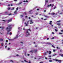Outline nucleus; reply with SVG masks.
<instances>
[{
  "mask_svg": "<svg viewBox=\"0 0 63 63\" xmlns=\"http://www.w3.org/2000/svg\"><path fill=\"white\" fill-rule=\"evenodd\" d=\"M28 31H31L30 29L27 30L26 31V37H27V36H28V35H30V33H29V32H28Z\"/></svg>",
  "mask_w": 63,
  "mask_h": 63,
  "instance_id": "7ed1b4c3",
  "label": "nucleus"
},
{
  "mask_svg": "<svg viewBox=\"0 0 63 63\" xmlns=\"http://www.w3.org/2000/svg\"><path fill=\"white\" fill-rule=\"evenodd\" d=\"M28 56H29V54H28Z\"/></svg>",
  "mask_w": 63,
  "mask_h": 63,
  "instance_id": "338daca9",
  "label": "nucleus"
},
{
  "mask_svg": "<svg viewBox=\"0 0 63 63\" xmlns=\"http://www.w3.org/2000/svg\"><path fill=\"white\" fill-rule=\"evenodd\" d=\"M55 14V13H51V15H54Z\"/></svg>",
  "mask_w": 63,
  "mask_h": 63,
  "instance_id": "dca6fc26",
  "label": "nucleus"
},
{
  "mask_svg": "<svg viewBox=\"0 0 63 63\" xmlns=\"http://www.w3.org/2000/svg\"><path fill=\"white\" fill-rule=\"evenodd\" d=\"M3 41V39L1 38L0 39V42H2Z\"/></svg>",
  "mask_w": 63,
  "mask_h": 63,
  "instance_id": "9b49d317",
  "label": "nucleus"
},
{
  "mask_svg": "<svg viewBox=\"0 0 63 63\" xmlns=\"http://www.w3.org/2000/svg\"><path fill=\"white\" fill-rule=\"evenodd\" d=\"M52 2H54V0H52Z\"/></svg>",
  "mask_w": 63,
  "mask_h": 63,
  "instance_id": "3c124183",
  "label": "nucleus"
},
{
  "mask_svg": "<svg viewBox=\"0 0 63 63\" xmlns=\"http://www.w3.org/2000/svg\"><path fill=\"white\" fill-rule=\"evenodd\" d=\"M47 53H48V51H47Z\"/></svg>",
  "mask_w": 63,
  "mask_h": 63,
  "instance_id": "13d9d810",
  "label": "nucleus"
},
{
  "mask_svg": "<svg viewBox=\"0 0 63 63\" xmlns=\"http://www.w3.org/2000/svg\"><path fill=\"white\" fill-rule=\"evenodd\" d=\"M57 55L56 54H53L52 55L53 56H55V55Z\"/></svg>",
  "mask_w": 63,
  "mask_h": 63,
  "instance_id": "5701e85b",
  "label": "nucleus"
},
{
  "mask_svg": "<svg viewBox=\"0 0 63 63\" xmlns=\"http://www.w3.org/2000/svg\"><path fill=\"white\" fill-rule=\"evenodd\" d=\"M33 13L32 10H31V11H29V14H32Z\"/></svg>",
  "mask_w": 63,
  "mask_h": 63,
  "instance_id": "6e6552de",
  "label": "nucleus"
},
{
  "mask_svg": "<svg viewBox=\"0 0 63 63\" xmlns=\"http://www.w3.org/2000/svg\"><path fill=\"white\" fill-rule=\"evenodd\" d=\"M14 8H12V9H11V10H14Z\"/></svg>",
  "mask_w": 63,
  "mask_h": 63,
  "instance_id": "4c0bfd02",
  "label": "nucleus"
},
{
  "mask_svg": "<svg viewBox=\"0 0 63 63\" xmlns=\"http://www.w3.org/2000/svg\"><path fill=\"white\" fill-rule=\"evenodd\" d=\"M24 61H25V62H28L26 60H24Z\"/></svg>",
  "mask_w": 63,
  "mask_h": 63,
  "instance_id": "c85d7f7f",
  "label": "nucleus"
},
{
  "mask_svg": "<svg viewBox=\"0 0 63 63\" xmlns=\"http://www.w3.org/2000/svg\"><path fill=\"white\" fill-rule=\"evenodd\" d=\"M20 43H21V44H23V42H21Z\"/></svg>",
  "mask_w": 63,
  "mask_h": 63,
  "instance_id": "c03bdc74",
  "label": "nucleus"
},
{
  "mask_svg": "<svg viewBox=\"0 0 63 63\" xmlns=\"http://www.w3.org/2000/svg\"><path fill=\"white\" fill-rule=\"evenodd\" d=\"M52 34H54V33L53 32H52Z\"/></svg>",
  "mask_w": 63,
  "mask_h": 63,
  "instance_id": "6e6d98bb",
  "label": "nucleus"
},
{
  "mask_svg": "<svg viewBox=\"0 0 63 63\" xmlns=\"http://www.w3.org/2000/svg\"><path fill=\"white\" fill-rule=\"evenodd\" d=\"M57 25H59H59H60L61 24L60 23H57Z\"/></svg>",
  "mask_w": 63,
  "mask_h": 63,
  "instance_id": "6ab92c4d",
  "label": "nucleus"
},
{
  "mask_svg": "<svg viewBox=\"0 0 63 63\" xmlns=\"http://www.w3.org/2000/svg\"><path fill=\"white\" fill-rule=\"evenodd\" d=\"M44 12H46V10H44Z\"/></svg>",
  "mask_w": 63,
  "mask_h": 63,
  "instance_id": "69168bd1",
  "label": "nucleus"
},
{
  "mask_svg": "<svg viewBox=\"0 0 63 63\" xmlns=\"http://www.w3.org/2000/svg\"><path fill=\"white\" fill-rule=\"evenodd\" d=\"M55 31H56V32L57 31V30H56V29H55Z\"/></svg>",
  "mask_w": 63,
  "mask_h": 63,
  "instance_id": "ea45409f",
  "label": "nucleus"
},
{
  "mask_svg": "<svg viewBox=\"0 0 63 63\" xmlns=\"http://www.w3.org/2000/svg\"><path fill=\"white\" fill-rule=\"evenodd\" d=\"M3 43H2L1 44V46H3Z\"/></svg>",
  "mask_w": 63,
  "mask_h": 63,
  "instance_id": "b1692460",
  "label": "nucleus"
},
{
  "mask_svg": "<svg viewBox=\"0 0 63 63\" xmlns=\"http://www.w3.org/2000/svg\"><path fill=\"white\" fill-rule=\"evenodd\" d=\"M37 11H39V9H38L37 10Z\"/></svg>",
  "mask_w": 63,
  "mask_h": 63,
  "instance_id": "de8ad7c7",
  "label": "nucleus"
},
{
  "mask_svg": "<svg viewBox=\"0 0 63 63\" xmlns=\"http://www.w3.org/2000/svg\"><path fill=\"white\" fill-rule=\"evenodd\" d=\"M51 53V51H49V54H50Z\"/></svg>",
  "mask_w": 63,
  "mask_h": 63,
  "instance_id": "a211bd4d",
  "label": "nucleus"
},
{
  "mask_svg": "<svg viewBox=\"0 0 63 63\" xmlns=\"http://www.w3.org/2000/svg\"><path fill=\"white\" fill-rule=\"evenodd\" d=\"M5 28V27H2V29H3Z\"/></svg>",
  "mask_w": 63,
  "mask_h": 63,
  "instance_id": "393cba45",
  "label": "nucleus"
},
{
  "mask_svg": "<svg viewBox=\"0 0 63 63\" xmlns=\"http://www.w3.org/2000/svg\"><path fill=\"white\" fill-rule=\"evenodd\" d=\"M8 10H10V8H8Z\"/></svg>",
  "mask_w": 63,
  "mask_h": 63,
  "instance_id": "052dcab7",
  "label": "nucleus"
},
{
  "mask_svg": "<svg viewBox=\"0 0 63 63\" xmlns=\"http://www.w3.org/2000/svg\"><path fill=\"white\" fill-rule=\"evenodd\" d=\"M2 21H3L5 22V21H6V20H2Z\"/></svg>",
  "mask_w": 63,
  "mask_h": 63,
  "instance_id": "37998d69",
  "label": "nucleus"
},
{
  "mask_svg": "<svg viewBox=\"0 0 63 63\" xmlns=\"http://www.w3.org/2000/svg\"><path fill=\"white\" fill-rule=\"evenodd\" d=\"M12 32H10L9 33V35H12Z\"/></svg>",
  "mask_w": 63,
  "mask_h": 63,
  "instance_id": "2f4dec72",
  "label": "nucleus"
},
{
  "mask_svg": "<svg viewBox=\"0 0 63 63\" xmlns=\"http://www.w3.org/2000/svg\"><path fill=\"white\" fill-rule=\"evenodd\" d=\"M45 2H46L47 3V2H48V1L47 0H46Z\"/></svg>",
  "mask_w": 63,
  "mask_h": 63,
  "instance_id": "a878e982",
  "label": "nucleus"
},
{
  "mask_svg": "<svg viewBox=\"0 0 63 63\" xmlns=\"http://www.w3.org/2000/svg\"><path fill=\"white\" fill-rule=\"evenodd\" d=\"M22 3V2H21L18 3L17 5H20V4H21V3Z\"/></svg>",
  "mask_w": 63,
  "mask_h": 63,
  "instance_id": "f8f14e48",
  "label": "nucleus"
},
{
  "mask_svg": "<svg viewBox=\"0 0 63 63\" xmlns=\"http://www.w3.org/2000/svg\"><path fill=\"white\" fill-rule=\"evenodd\" d=\"M47 44H48V45H51V43H47Z\"/></svg>",
  "mask_w": 63,
  "mask_h": 63,
  "instance_id": "4468645a",
  "label": "nucleus"
},
{
  "mask_svg": "<svg viewBox=\"0 0 63 63\" xmlns=\"http://www.w3.org/2000/svg\"><path fill=\"white\" fill-rule=\"evenodd\" d=\"M12 25H8V27H7L6 29V30L7 31V33L8 34V32H9L11 30V29H12Z\"/></svg>",
  "mask_w": 63,
  "mask_h": 63,
  "instance_id": "f257e3e1",
  "label": "nucleus"
},
{
  "mask_svg": "<svg viewBox=\"0 0 63 63\" xmlns=\"http://www.w3.org/2000/svg\"><path fill=\"white\" fill-rule=\"evenodd\" d=\"M10 61L11 62H12L13 63V62H14L12 60Z\"/></svg>",
  "mask_w": 63,
  "mask_h": 63,
  "instance_id": "cd10ccee",
  "label": "nucleus"
},
{
  "mask_svg": "<svg viewBox=\"0 0 63 63\" xmlns=\"http://www.w3.org/2000/svg\"><path fill=\"white\" fill-rule=\"evenodd\" d=\"M54 39V37H52V38L51 39Z\"/></svg>",
  "mask_w": 63,
  "mask_h": 63,
  "instance_id": "a19ab883",
  "label": "nucleus"
},
{
  "mask_svg": "<svg viewBox=\"0 0 63 63\" xmlns=\"http://www.w3.org/2000/svg\"><path fill=\"white\" fill-rule=\"evenodd\" d=\"M29 63H31V62L30 61L29 62Z\"/></svg>",
  "mask_w": 63,
  "mask_h": 63,
  "instance_id": "774afa93",
  "label": "nucleus"
},
{
  "mask_svg": "<svg viewBox=\"0 0 63 63\" xmlns=\"http://www.w3.org/2000/svg\"><path fill=\"white\" fill-rule=\"evenodd\" d=\"M24 14H25V15H26V12H25Z\"/></svg>",
  "mask_w": 63,
  "mask_h": 63,
  "instance_id": "58836bf2",
  "label": "nucleus"
},
{
  "mask_svg": "<svg viewBox=\"0 0 63 63\" xmlns=\"http://www.w3.org/2000/svg\"><path fill=\"white\" fill-rule=\"evenodd\" d=\"M12 19H13L12 18H11L10 19L8 20V22L9 23V22H11L12 20Z\"/></svg>",
  "mask_w": 63,
  "mask_h": 63,
  "instance_id": "423d86ee",
  "label": "nucleus"
},
{
  "mask_svg": "<svg viewBox=\"0 0 63 63\" xmlns=\"http://www.w3.org/2000/svg\"><path fill=\"white\" fill-rule=\"evenodd\" d=\"M10 48H8V50H10Z\"/></svg>",
  "mask_w": 63,
  "mask_h": 63,
  "instance_id": "49530a36",
  "label": "nucleus"
},
{
  "mask_svg": "<svg viewBox=\"0 0 63 63\" xmlns=\"http://www.w3.org/2000/svg\"><path fill=\"white\" fill-rule=\"evenodd\" d=\"M62 50H60V52H62Z\"/></svg>",
  "mask_w": 63,
  "mask_h": 63,
  "instance_id": "680f3d73",
  "label": "nucleus"
},
{
  "mask_svg": "<svg viewBox=\"0 0 63 63\" xmlns=\"http://www.w3.org/2000/svg\"><path fill=\"white\" fill-rule=\"evenodd\" d=\"M23 17V15H21V17Z\"/></svg>",
  "mask_w": 63,
  "mask_h": 63,
  "instance_id": "412c9836",
  "label": "nucleus"
},
{
  "mask_svg": "<svg viewBox=\"0 0 63 63\" xmlns=\"http://www.w3.org/2000/svg\"><path fill=\"white\" fill-rule=\"evenodd\" d=\"M63 30H61V32H63Z\"/></svg>",
  "mask_w": 63,
  "mask_h": 63,
  "instance_id": "5fc2aeb1",
  "label": "nucleus"
},
{
  "mask_svg": "<svg viewBox=\"0 0 63 63\" xmlns=\"http://www.w3.org/2000/svg\"><path fill=\"white\" fill-rule=\"evenodd\" d=\"M8 40H7L6 41V42H8Z\"/></svg>",
  "mask_w": 63,
  "mask_h": 63,
  "instance_id": "bf43d9fd",
  "label": "nucleus"
},
{
  "mask_svg": "<svg viewBox=\"0 0 63 63\" xmlns=\"http://www.w3.org/2000/svg\"><path fill=\"white\" fill-rule=\"evenodd\" d=\"M63 14L62 13H60V15H61V14Z\"/></svg>",
  "mask_w": 63,
  "mask_h": 63,
  "instance_id": "09e8293b",
  "label": "nucleus"
},
{
  "mask_svg": "<svg viewBox=\"0 0 63 63\" xmlns=\"http://www.w3.org/2000/svg\"><path fill=\"white\" fill-rule=\"evenodd\" d=\"M59 13V11H58V12L57 13V14H56V15H57L58 13Z\"/></svg>",
  "mask_w": 63,
  "mask_h": 63,
  "instance_id": "7c9ffc66",
  "label": "nucleus"
},
{
  "mask_svg": "<svg viewBox=\"0 0 63 63\" xmlns=\"http://www.w3.org/2000/svg\"><path fill=\"white\" fill-rule=\"evenodd\" d=\"M56 60V61H58L59 63H60L61 62V60Z\"/></svg>",
  "mask_w": 63,
  "mask_h": 63,
  "instance_id": "1a4fd4ad",
  "label": "nucleus"
},
{
  "mask_svg": "<svg viewBox=\"0 0 63 63\" xmlns=\"http://www.w3.org/2000/svg\"><path fill=\"white\" fill-rule=\"evenodd\" d=\"M49 38H47V40H49Z\"/></svg>",
  "mask_w": 63,
  "mask_h": 63,
  "instance_id": "79ce46f5",
  "label": "nucleus"
},
{
  "mask_svg": "<svg viewBox=\"0 0 63 63\" xmlns=\"http://www.w3.org/2000/svg\"><path fill=\"white\" fill-rule=\"evenodd\" d=\"M53 52H55V50L53 49Z\"/></svg>",
  "mask_w": 63,
  "mask_h": 63,
  "instance_id": "72a5a7b5",
  "label": "nucleus"
},
{
  "mask_svg": "<svg viewBox=\"0 0 63 63\" xmlns=\"http://www.w3.org/2000/svg\"><path fill=\"white\" fill-rule=\"evenodd\" d=\"M18 8L17 7L16 9V10L15 12H14V13H15V14H16V13H17L16 12H17V10H18Z\"/></svg>",
  "mask_w": 63,
  "mask_h": 63,
  "instance_id": "0eeeda50",
  "label": "nucleus"
},
{
  "mask_svg": "<svg viewBox=\"0 0 63 63\" xmlns=\"http://www.w3.org/2000/svg\"><path fill=\"white\" fill-rule=\"evenodd\" d=\"M59 34H62V33H61L60 32L59 33Z\"/></svg>",
  "mask_w": 63,
  "mask_h": 63,
  "instance_id": "8fccbe9b",
  "label": "nucleus"
},
{
  "mask_svg": "<svg viewBox=\"0 0 63 63\" xmlns=\"http://www.w3.org/2000/svg\"><path fill=\"white\" fill-rule=\"evenodd\" d=\"M40 63H43V62H40Z\"/></svg>",
  "mask_w": 63,
  "mask_h": 63,
  "instance_id": "e2e57ef3",
  "label": "nucleus"
},
{
  "mask_svg": "<svg viewBox=\"0 0 63 63\" xmlns=\"http://www.w3.org/2000/svg\"><path fill=\"white\" fill-rule=\"evenodd\" d=\"M34 51L35 52H36L37 51V50H32L31 51H30V52L31 53H33L34 52Z\"/></svg>",
  "mask_w": 63,
  "mask_h": 63,
  "instance_id": "39448f33",
  "label": "nucleus"
},
{
  "mask_svg": "<svg viewBox=\"0 0 63 63\" xmlns=\"http://www.w3.org/2000/svg\"><path fill=\"white\" fill-rule=\"evenodd\" d=\"M50 59H50H51V58H49L48 59Z\"/></svg>",
  "mask_w": 63,
  "mask_h": 63,
  "instance_id": "4d7b16f0",
  "label": "nucleus"
},
{
  "mask_svg": "<svg viewBox=\"0 0 63 63\" xmlns=\"http://www.w3.org/2000/svg\"><path fill=\"white\" fill-rule=\"evenodd\" d=\"M53 60H55V61H56V60H57V59H53Z\"/></svg>",
  "mask_w": 63,
  "mask_h": 63,
  "instance_id": "c9c22d12",
  "label": "nucleus"
},
{
  "mask_svg": "<svg viewBox=\"0 0 63 63\" xmlns=\"http://www.w3.org/2000/svg\"><path fill=\"white\" fill-rule=\"evenodd\" d=\"M51 46L52 47H54V48H55V47H54V46H53V45H52Z\"/></svg>",
  "mask_w": 63,
  "mask_h": 63,
  "instance_id": "aec40b11",
  "label": "nucleus"
},
{
  "mask_svg": "<svg viewBox=\"0 0 63 63\" xmlns=\"http://www.w3.org/2000/svg\"><path fill=\"white\" fill-rule=\"evenodd\" d=\"M14 1H17V0H14Z\"/></svg>",
  "mask_w": 63,
  "mask_h": 63,
  "instance_id": "603ef678",
  "label": "nucleus"
},
{
  "mask_svg": "<svg viewBox=\"0 0 63 63\" xmlns=\"http://www.w3.org/2000/svg\"><path fill=\"white\" fill-rule=\"evenodd\" d=\"M50 6H51V7H53V6H54V4H50L49 5H47V7H48V8H49V7H50Z\"/></svg>",
  "mask_w": 63,
  "mask_h": 63,
  "instance_id": "20e7f679",
  "label": "nucleus"
},
{
  "mask_svg": "<svg viewBox=\"0 0 63 63\" xmlns=\"http://www.w3.org/2000/svg\"><path fill=\"white\" fill-rule=\"evenodd\" d=\"M25 20V19L23 18V21H24Z\"/></svg>",
  "mask_w": 63,
  "mask_h": 63,
  "instance_id": "c756f323",
  "label": "nucleus"
},
{
  "mask_svg": "<svg viewBox=\"0 0 63 63\" xmlns=\"http://www.w3.org/2000/svg\"><path fill=\"white\" fill-rule=\"evenodd\" d=\"M59 55H61V56L62 57H63V54H59Z\"/></svg>",
  "mask_w": 63,
  "mask_h": 63,
  "instance_id": "ddd939ff",
  "label": "nucleus"
},
{
  "mask_svg": "<svg viewBox=\"0 0 63 63\" xmlns=\"http://www.w3.org/2000/svg\"><path fill=\"white\" fill-rule=\"evenodd\" d=\"M18 37V34H17V35L16 36V37L15 38V39H16Z\"/></svg>",
  "mask_w": 63,
  "mask_h": 63,
  "instance_id": "2eb2a0df",
  "label": "nucleus"
},
{
  "mask_svg": "<svg viewBox=\"0 0 63 63\" xmlns=\"http://www.w3.org/2000/svg\"><path fill=\"white\" fill-rule=\"evenodd\" d=\"M11 15H12V14H8L9 16H11Z\"/></svg>",
  "mask_w": 63,
  "mask_h": 63,
  "instance_id": "473e14b6",
  "label": "nucleus"
},
{
  "mask_svg": "<svg viewBox=\"0 0 63 63\" xmlns=\"http://www.w3.org/2000/svg\"><path fill=\"white\" fill-rule=\"evenodd\" d=\"M45 16V17H47V18H48V16Z\"/></svg>",
  "mask_w": 63,
  "mask_h": 63,
  "instance_id": "f3484780",
  "label": "nucleus"
},
{
  "mask_svg": "<svg viewBox=\"0 0 63 63\" xmlns=\"http://www.w3.org/2000/svg\"><path fill=\"white\" fill-rule=\"evenodd\" d=\"M48 57H51V55H49L48 56Z\"/></svg>",
  "mask_w": 63,
  "mask_h": 63,
  "instance_id": "f704fd0d",
  "label": "nucleus"
},
{
  "mask_svg": "<svg viewBox=\"0 0 63 63\" xmlns=\"http://www.w3.org/2000/svg\"><path fill=\"white\" fill-rule=\"evenodd\" d=\"M26 2V1H25V0H24L23 1V2Z\"/></svg>",
  "mask_w": 63,
  "mask_h": 63,
  "instance_id": "a18cd8bd",
  "label": "nucleus"
},
{
  "mask_svg": "<svg viewBox=\"0 0 63 63\" xmlns=\"http://www.w3.org/2000/svg\"><path fill=\"white\" fill-rule=\"evenodd\" d=\"M51 22H52V21H50V23H49V24L50 25H51L52 24V23H51Z\"/></svg>",
  "mask_w": 63,
  "mask_h": 63,
  "instance_id": "9d476101",
  "label": "nucleus"
},
{
  "mask_svg": "<svg viewBox=\"0 0 63 63\" xmlns=\"http://www.w3.org/2000/svg\"><path fill=\"white\" fill-rule=\"evenodd\" d=\"M21 62H22V63H23L24 62L23 61H21Z\"/></svg>",
  "mask_w": 63,
  "mask_h": 63,
  "instance_id": "864d4df0",
  "label": "nucleus"
},
{
  "mask_svg": "<svg viewBox=\"0 0 63 63\" xmlns=\"http://www.w3.org/2000/svg\"><path fill=\"white\" fill-rule=\"evenodd\" d=\"M57 22H60V20H59L57 21Z\"/></svg>",
  "mask_w": 63,
  "mask_h": 63,
  "instance_id": "bb28decb",
  "label": "nucleus"
},
{
  "mask_svg": "<svg viewBox=\"0 0 63 63\" xmlns=\"http://www.w3.org/2000/svg\"><path fill=\"white\" fill-rule=\"evenodd\" d=\"M49 62H52V60H49Z\"/></svg>",
  "mask_w": 63,
  "mask_h": 63,
  "instance_id": "4be33fe9",
  "label": "nucleus"
},
{
  "mask_svg": "<svg viewBox=\"0 0 63 63\" xmlns=\"http://www.w3.org/2000/svg\"><path fill=\"white\" fill-rule=\"evenodd\" d=\"M30 21V22H30V24H32V23H33V22L32 21V20H30L29 21L27 22V23H26V22L25 23V26H27L28 25V24H29V22Z\"/></svg>",
  "mask_w": 63,
  "mask_h": 63,
  "instance_id": "f03ea898",
  "label": "nucleus"
},
{
  "mask_svg": "<svg viewBox=\"0 0 63 63\" xmlns=\"http://www.w3.org/2000/svg\"><path fill=\"white\" fill-rule=\"evenodd\" d=\"M56 8V6H55V7L54 8V9H55V8Z\"/></svg>",
  "mask_w": 63,
  "mask_h": 63,
  "instance_id": "e433bc0d",
  "label": "nucleus"
},
{
  "mask_svg": "<svg viewBox=\"0 0 63 63\" xmlns=\"http://www.w3.org/2000/svg\"><path fill=\"white\" fill-rule=\"evenodd\" d=\"M38 13H36V15H38Z\"/></svg>",
  "mask_w": 63,
  "mask_h": 63,
  "instance_id": "0e129e2a",
  "label": "nucleus"
}]
</instances>
